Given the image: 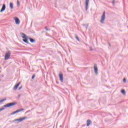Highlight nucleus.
<instances>
[{"mask_svg":"<svg viewBox=\"0 0 128 128\" xmlns=\"http://www.w3.org/2000/svg\"><path fill=\"white\" fill-rule=\"evenodd\" d=\"M121 92L122 94H126V90L124 89L121 90Z\"/></svg>","mask_w":128,"mask_h":128,"instance_id":"19","label":"nucleus"},{"mask_svg":"<svg viewBox=\"0 0 128 128\" xmlns=\"http://www.w3.org/2000/svg\"><path fill=\"white\" fill-rule=\"evenodd\" d=\"M29 40L30 42L34 43L36 42V40L34 39H33L32 38H29Z\"/></svg>","mask_w":128,"mask_h":128,"instance_id":"16","label":"nucleus"},{"mask_svg":"<svg viewBox=\"0 0 128 128\" xmlns=\"http://www.w3.org/2000/svg\"><path fill=\"white\" fill-rule=\"evenodd\" d=\"M20 35L22 36V38H26L28 37V36H26V35L24 32H20Z\"/></svg>","mask_w":128,"mask_h":128,"instance_id":"7","label":"nucleus"},{"mask_svg":"<svg viewBox=\"0 0 128 128\" xmlns=\"http://www.w3.org/2000/svg\"><path fill=\"white\" fill-rule=\"evenodd\" d=\"M90 48V50L91 52H92V50H94L92 49V47L90 46L89 48Z\"/></svg>","mask_w":128,"mask_h":128,"instance_id":"24","label":"nucleus"},{"mask_svg":"<svg viewBox=\"0 0 128 128\" xmlns=\"http://www.w3.org/2000/svg\"><path fill=\"white\" fill-rule=\"evenodd\" d=\"M22 86H21L18 88V90H22Z\"/></svg>","mask_w":128,"mask_h":128,"instance_id":"28","label":"nucleus"},{"mask_svg":"<svg viewBox=\"0 0 128 128\" xmlns=\"http://www.w3.org/2000/svg\"><path fill=\"white\" fill-rule=\"evenodd\" d=\"M112 4L113 6H114V0H112Z\"/></svg>","mask_w":128,"mask_h":128,"instance_id":"26","label":"nucleus"},{"mask_svg":"<svg viewBox=\"0 0 128 128\" xmlns=\"http://www.w3.org/2000/svg\"><path fill=\"white\" fill-rule=\"evenodd\" d=\"M110 46V44H109Z\"/></svg>","mask_w":128,"mask_h":128,"instance_id":"30","label":"nucleus"},{"mask_svg":"<svg viewBox=\"0 0 128 128\" xmlns=\"http://www.w3.org/2000/svg\"><path fill=\"white\" fill-rule=\"evenodd\" d=\"M36 78V74H34L32 76V80H34V78Z\"/></svg>","mask_w":128,"mask_h":128,"instance_id":"22","label":"nucleus"},{"mask_svg":"<svg viewBox=\"0 0 128 128\" xmlns=\"http://www.w3.org/2000/svg\"><path fill=\"white\" fill-rule=\"evenodd\" d=\"M16 104V102H13L10 103H8L4 106V108H0V112H2L4 110V108H10V106H14Z\"/></svg>","mask_w":128,"mask_h":128,"instance_id":"1","label":"nucleus"},{"mask_svg":"<svg viewBox=\"0 0 128 128\" xmlns=\"http://www.w3.org/2000/svg\"><path fill=\"white\" fill-rule=\"evenodd\" d=\"M30 37H26V38H24L22 40L24 42H26V44H28V40H29Z\"/></svg>","mask_w":128,"mask_h":128,"instance_id":"11","label":"nucleus"},{"mask_svg":"<svg viewBox=\"0 0 128 128\" xmlns=\"http://www.w3.org/2000/svg\"><path fill=\"white\" fill-rule=\"evenodd\" d=\"M18 98H20V94H19V95L18 96Z\"/></svg>","mask_w":128,"mask_h":128,"instance_id":"29","label":"nucleus"},{"mask_svg":"<svg viewBox=\"0 0 128 128\" xmlns=\"http://www.w3.org/2000/svg\"><path fill=\"white\" fill-rule=\"evenodd\" d=\"M26 118H28V117L25 116V117H22V118H20V122H22L23 120H26Z\"/></svg>","mask_w":128,"mask_h":128,"instance_id":"14","label":"nucleus"},{"mask_svg":"<svg viewBox=\"0 0 128 128\" xmlns=\"http://www.w3.org/2000/svg\"><path fill=\"white\" fill-rule=\"evenodd\" d=\"M6 4H3L0 10V12H4L6 10Z\"/></svg>","mask_w":128,"mask_h":128,"instance_id":"8","label":"nucleus"},{"mask_svg":"<svg viewBox=\"0 0 128 128\" xmlns=\"http://www.w3.org/2000/svg\"><path fill=\"white\" fill-rule=\"evenodd\" d=\"M22 110H24V108H21V109H18L16 111H14V112L11 113L12 116L14 115V114H18V112H22Z\"/></svg>","mask_w":128,"mask_h":128,"instance_id":"4","label":"nucleus"},{"mask_svg":"<svg viewBox=\"0 0 128 128\" xmlns=\"http://www.w3.org/2000/svg\"><path fill=\"white\" fill-rule=\"evenodd\" d=\"M44 32H42V33Z\"/></svg>","mask_w":128,"mask_h":128,"instance_id":"31","label":"nucleus"},{"mask_svg":"<svg viewBox=\"0 0 128 128\" xmlns=\"http://www.w3.org/2000/svg\"><path fill=\"white\" fill-rule=\"evenodd\" d=\"M20 82H18L17 84L15 85V86L14 88V90H16L20 86Z\"/></svg>","mask_w":128,"mask_h":128,"instance_id":"12","label":"nucleus"},{"mask_svg":"<svg viewBox=\"0 0 128 128\" xmlns=\"http://www.w3.org/2000/svg\"><path fill=\"white\" fill-rule=\"evenodd\" d=\"M10 52L8 51L5 54L4 56V60H8L10 58Z\"/></svg>","mask_w":128,"mask_h":128,"instance_id":"3","label":"nucleus"},{"mask_svg":"<svg viewBox=\"0 0 128 128\" xmlns=\"http://www.w3.org/2000/svg\"><path fill=\"white\" fill-rule=\"evenodd\" d=\"M14 20L16 24H20V18H16L14 19Z\"/></svg>","mask_w":128,"mask_h":128,"instance_id":"9","label":"nucleus"},{"mask_svg":"<svg viewBox=\"0 0 128 128\" xmlns=\"http://www.w3.org/2000/svg\"><path fill=\"white\" fill-rule=\"evenodd\" d=\"M90 124H92V121L90 120H87L86 126H90Z\"/></svg>","mask_w":128,"mask_h":128,"instance_id":"13","label":"nucleus"},{"mask_svg":"<svg viewBox=\"0 0 128 128\" xmlns=\"http://www.w3.org/2000/svg\"><path fill=\"white\" fill-rule=\"evenodd\" d=\"M123 82H126V80L125 79V78H124L123 79Z\"/></svg>","mask_w":128,"mask_h":128,"instance_id":"27","label":"nucleus"},{"mask_svg":"<svg viewBox=\"0 0 128 128\" xmlns=\"http://www.w3.org/2000/svg\"><path fill=\"white\" fill-rule=\"evenodd\" d=\"M88 2H90V0H86V10H88Z\"/></svg>","mask_w":128,"mask_h":128,"instance_id":"10","label":"nucleus"},{"mask_svg":"<svg viewBox=\"0 0 128 128\" xmlns=\"http://www.w3.org/2000/svg\"><path fill=\"white\" fill-rule=\"evenodd\" d=\"M6 98L2 99L1 100H0V102H6Z\"/></svg>","mask_w":128,"mask_h":128,"instance_id":"17","label":"nucleus"},{"mask_svg":"<svg viewBox=\"0 0 128 128\" xmlns=\"http://www.w3.org/2000/svg\"><path fill=\"white\" fill-rule=\"evenodd\" d=\"M20 1L18 0H17V6H20Z\"/></svg>","mask_w":128,"mask_h":128,"instance_id":"25","label":"nucleus"},{"mask_svg":"<svg viewBox=\"0 0 128 128\" xmlns=\"http://www.w3.org/2000/svg\"><path fill=\"white\" fill-rule=\"evenodd\" d=\"M83 26H85L86 28V30H88V24H84Z\"/></svg>","mask_w":128,"mask_h":128,"instance_id":"20","label":"nucleus"},{"mask_svg":"<svg viewBox=\"0 0 128 128\" xmlns=\"http://www.w3.org/2000/svg\"><path fill=\"white\" fill-rule=\"evenodd\" d=\"M20 122V120L19 119H15L13 120V122Z\"/></svg>","mask_w":128,"mask_h":128,"instance_id":"18","label":"nucleus"},{"mask_svg":"<svg viewBox=\"0 0 128 128\" xmlns=\"http://www.w3.org/2000/svg\"><path fill=\"white\" fill-rule=\"evenodd\" d=\"M94 72L95 74H98V66H96V64H94Z\"/></svg>","mask_w":128,"mask_h":128,"instance_id":"5","label":"nucleus"},{"mask_svg":"<svg viewBox=\"0 0 128 128\" xmlns=\"http://www.w3.org/2000/svg\"><path fill=\"white\" fill-rule=\"evenodd\" d=\"M104 20H106V11L103 12L102 15L101 17V20H100V22L101 24H104Z\"/></svg>","mask_w":128,"mask_h":128,"instance_id":"2","label":"nucleus"},{"mask_svg":"<svg viewBox=\"0 0 128 128\" xmlns=\"http://www.w3.org/2000/svg\"><path fill=\"white\" fill-rule=\"evenodd\" d=\"M59 78L61 82H64V74H59Z\"/></svg>","mask_w":128,"mask_h":128,"instance_id":"6","label":"nucleus"},{"mask_svg":"<svg viewBox=\"0 0 128 128\" xmlns=\"http://www.w3.org/2000/svg\"><path fill=\"white\" fill-rule=\"evenodd\" d=\"M76 40H78V42H80V38H78V36H76Z\"/></svg>","mask_w":128,"mask_h":128,"instance_id":"23","label":"nucleus"},{"mask_svg":"<svg viewBox=\"0 0 128 128\" xmlns=\"http://www.w3.org/2000/svg\"><path fill=\"white\" fill-rule=\"evenodd\" d=\"M10 8H11V10H12V8H14V4L12 2H10Z\"/></svg>","mask_w":128,"mask_h":128,"instance_id":"15","label":"nucleus"},{"mask_svg":"<svg viewBox=\"0 0 128 128\" xmlns=\"http://www.w3.org/2000/svg\"><path fill=\"white\" fill-rule=\"evenodd\" d=\"M45 30H47V32H50V29L48 28V26L45 27Z\"/></svg>","mask_w":128,"mask_h":128,"instance_id":"21","label":"nucleus"}]
</instances>
